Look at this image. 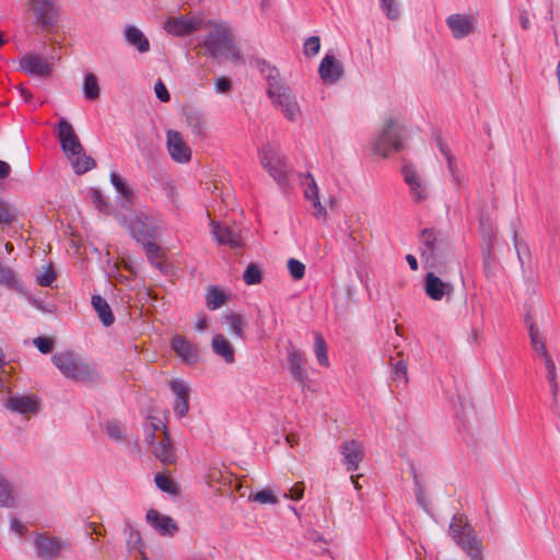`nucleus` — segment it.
<instances>
[{"instance_id":"1","label":"nucleus","mask_w":560,"mask_h":560,"mask_svg":"<svg viewBox=\"0 0 560 560\" xmlns=\"http://www.w3.org/2000/svg\"><path fill=\"white\" fill-rule=\"evenodd\" d=\"M205 27L207 30L203 40L206 55L217 61H238L241 59L231 28L225 22H208Z\"/></svg>"},{"instance_id":"2","label":"nucleus","mask_w":560,"mask_h":560,"mask_svg":"<svg viewBox=\"0 0 560 560\" xmlns=\"http://www.w3.org/2000/svg\"><path fill=\"white\" fill-rule=\"evenodd\" d=\"M51 360L60 373L74 382L96 384L100 373L96 368L72 351L57 352Z\"/></svg>"},{"instance_id":"3","label":"nucleus","mask_w":560,"mask_h":560,"mask_svg":"<svg viewBox=\"0 0 560 560\" xmlns=\"http://www.w3.org/2000/svg\"><path fill=\"white\" fill-rule=\"evenodd\" d=\"M421 257L438 272H442L441 258L447 261L452 257L448 243L441 234L435 233L433 230L424 229L420 234Z\"/></svg>"},{"instance_id":"4","label":"nucleus","mask_w":560,"mask_h":560,"mask_svg":"<svg viewBox=\"0 0 560 560\" xmlns=\"http://www.w3.org/2000/svg\"><path fill=\"white\" fill-rule=\"evenodd\" d=\"M448 535L457 545L472 559L482 557V544L474 535L471 526L467 523L464 515H455L448 526Z\"/></svg>"},{"instance_id":"5","label":"nucleus","mask_w":560,"mask_h":560,"mask_svg":"<svg viewBox=\"0 0 560 560\" xmlns=\"http://www.w3.org/2000/svg\"><path fill=\"white\" fill-rule=\"evenodd\" d=\"M260 163L279 186H288L290 176L289 166L285 156L277 147L270 143L264 145L260 151Z\"/></svg>"},{"instance_id":"6","label":"nucleus","mask_w":560,"mask_h":560,"mask_svg":"<svg viewBox=\"0 0 560 560\" xmlns=\"http://www.w3.org/2000/svg\"><path fill=\"white\" fill-rule=\"evenodd\" d=\"M121 222L137 242L154 240L158 235V221L147 212H138L130 218L122 217Z\"/></svg>"},{"instance_id":"7","label":"nucleus","mask_w":560,"mask_h":560,"mask_svg":"<svg viewBox=\"0 0 560 560\" xmlns=\"http://www.w3.org/2000/svg\"><path fill=\"white\" fill-rule=\"evenodd\" d=\"M33 546L38 557L44 559H54L63 555L66 550L71 549V544L67 540L50 535L49 533H33Z\"/></svg>"},{"instance_id":"8","label":"nucleus","mask_w":560,"mask_h":560,"mask_svg":"<svg viewBox=\"0 0 560 560\" xmlns=\"http://www.w3.org/2000/svg\"><path fill=\"white\" fill-rule=\"evenodd\" d=\"M402 148L401 127L390 119L385 124L380 137L374 143V152L386 158L392 151H400Z\"/></svg>"},{"instance_id":"9","label":"nucleus","mask_w":560,"mask_h":560,"mask_svg":"<svg viewBox=\"0 0 560 560\" xmlns=\"http://www.w3.org/2000/svg\"><path fill=\"white\" fill-rule=\"evenodd\" d=\"M401 174L405 183L409 187L410 196L416 203H421L429 199V184L413 164L405 163L401 167Z\"/></svg>"},{"instance_id":"10","label":"nucleus","mask_w":560,"mask_h":560,"mask_svg":"<svg viewBox=\"0 0 560 560\" xmlns=\"http://www.w3.org/2000/svg\"><path fill=\"white\" fill-rule=\"evenodd\" d=\"M273 105L283 113L284 117L290 120L294 121L299 118L301 115V107L298 102L296 96L291 91L290 86L287 85L279 91L275 92V94L268 95Z\"/></svg>"},{"instance_id":"11","label":"nucleus","mask_w":560,"mask_h":560,"mask_svg":"<svg viewBox=\"0 0 560 560\" xmlns=\"http://www.w3.org/2000/svg\"><path fill=\"white\" fill-rule=\"evenodd\" d=\"M203 19L200 16H172L164 23V30L174 36H186L201 28Z\"/></svg>"},{"instance_id":"12","label":"nucleus","mask_w":560,"mask_h":560,"mask_svg":"<svg viewBox=\"0 0 560 560\" xmlns=\"http://www.w3.org/2000/svg\"><path fill=\"white\" fill-rule=\"evenodd\" d=\"M58 138L61 149L68 159H72L75 154H81L83 147L74 132L72 125L66 119H61L58 124Z\"/></svg>"},{"instance_id":"13","label":"nucleus","mask_w":560,"mask_h":560,"mask_svg":"<svg viewBox=\"0 0 560 560\" xmlns=\"http://www.w3.org/2000/svg\"><path fill=\"white\" fill-rule=\"evenodd\" d=\"M445 23L454 39H463L475 32L477 20L471 14L453 13L448 15Z\"/></svg>"},{"instance_id":"14","label":"nucleus","mask_w":560,"mask_h":560,"mask_svg":"<svg viewBox=\"0 0 560 560\" xmlns=\"http://www.w3.org/2000/svg\"><path fill=\"white\" fill-rule=\"evenodd\" d=\"M28 3L42 28L47 30L56 25L59 12L52 0H30Z\"/></svg>"},{"instance_id":"15","label":"nucleus","mask_w":560,"mask_h":560,"mask_svg":"<svg viewBox=\"0 0 560 560\" xmlns=\"http://www.w3.org/2000/svg\"><path fill=\"white\" fill-rule=\"evenodd\" d=\"M424 291L431 300L441 301L453 295L454 285L450 281L442 280L435 272L430 271L424 277Z\"/></svg>"},{"instance_id":"16","label":"nucleus","mask_w":560,"mask_h":560,"mask_svg":"<svg viewBox=\"0 0 560 560\" xmlns=\"http://www.w3.org/2000/svg\"><path fill=\"white\" fill-rule=\"evenodd\" d=\"M301 186L303 187L304 197L310 200L314 208V217L317 219H326L327 211L319 200V188L314 176L311 173L300 176Z\"/></svg>"},{"instance_id":"17","label":"nucleus","mask_w":560,"mask_h":560,"mask_svg":"<svg viewBox=\"0 0 560 560\" xmlns=\"http://www.w3.org/2000/svg\"><path fill=\"white\" fill-rule=\"evenodd\" d=\"M145 521L161 536L172 537L178 532L176 521L168 515L160 513L158 510H148Z\"/></svg>"},{"instance_id":"18","label":"nucleus","mask_w":560,"mask_h":560,"mask_svg":"<svg viewBox=\"0 0 560 560\" xmlns=\"http://www.w3.org/2000/svg\"><path fill=\"white\" fill-rule=\"evenodd\" d=\"M340 453L348 471L357 470L364 458L363 445L357 440L343 441L340 445Z\"/></svg>"},{"instance_id":"19","label":"nucleus","mask_w":560,"mask_h":560,"mask_svg":"<svg viewBox=\"0 0 560 560\" xmlns=\"http://www.w3.org/2000/svg\"><path fill=\"white\" fill-rule=\"evenodd\" d=\"M20 68L27 74L48 77L51 73L52 63L37 54H26L20 59Z\"/></svg>"},{"instance_id":"20","label":"nucleus","mask_w":560,"mask_h":560,"mask_svg":"<svg viewBox=\"0 0 560 560\" xmlns=\"http://www.w3.org/2000/svg\"><path fill=\"white\" fill-rule=\"evenodd\" d=\"M166 147L171 158L177 163H187L191 158V150L178 131H167Z\"/></svg>"},{"instance_id":"21","label":"nucleus","mask_w":560,"mask_h":560,"mask_svg":"<svg viewBox=\"0 0 560 560\" xmlns=\"http://www.w3.org/2000/svg\"><path fill=\"white\" fill-rule=\"evenodd\" d=\"M343 66L334 55H326L318 67L320 79L326 84H335L343 77Z\"/></svg>"},{"instance_id":"22","label":"nucleus","mask_w":560,"mask_h":560,"mask_svg":"<svg viewBox=\"0 0 560 560\" xmlns=\"http://www.w3.org/2000/svg\"><path fill=\"white\" fill-rule=\"evenodd\" d=\"M183 116L185 124L190 129L191 133L199 139H205L208 131V120L206 115L197 108L186 107L183 110Z\"/></svg>"},{"instance_id":"23","label":"nucleus","mask_w":560,"mask_h":560,"mask_svg":"<svg viewBox=\"0 0 560 560\" xmlns=\"http://www.w3.org/2000/svg\"><path fill=\"white\" fill-rule=\"evenodd\" d=\"M170 387L175 395V400L173 404L174 412L177 417L183 418L189 411V387L183 380L171 381Z\"/></svg>"},{"instance_id":"24","label":"nucleus","mask_w":560,"mask_h":560,"mask_svg":"<svg viewBox=\"0 0 560 560\" xmlns=\"http://www.w3.org/2000/svg\"><path fill=\"white\" fill-rule=\"evenodd\" d=\"M211 225L212 233L220 244L229 245L232 248H236L242 245L238 233L235 229L214 221L211 222Z\"/></svg>"},{"instance_id":"25","label":"nucleus","mask_w":560,"mask_h":560,"mask_svg":"<svg viewBox=\"0 0 560 560\" xmlns=\"http://www.w3.org/2000/svg\"><path fill=\"white\" fill-rule=\"evenodd\" d=\"M5 407L13 412L25 416L37 413L39 408L37 400L32 396L10 397L5 402Z\"/></svg>"},{"instance_id":"26","label":"nucleus","mask_w":560,"mask_h":560,"mask_svg":"<svg viewBox=\"0 0 560 560\" xmlns=\"http://www.w3.org/2000/svg\"><path fill=\"white\" fill-rule=\"evenodd\" d=\"M288 363L292 376L304 385L308 378V374L302 352L295 348L290 349L288 353Z\"/></svg>"},{"instance_id":"27","label":"nucleus","mask_w":560,"mask_h":560,"mask_svg":"<svg viewBox=\"0 0 560 560\" xmlns=\"http://www.w3.org/2000/svg\"><path fill=\"white\" fill-rule=\"evenodd\" d=\"M211 349L213 353L222 359L226 364L235 362V350L230 340L222 334H215L211 340Z\"/></svg>"},{"instance_id":"28","label":"nucleus","mask_w":560,"mask_h":560,"mask_svg":"<svg viewBox=\"0 0 560 560\" xmlns=\"http://www.w3.org/2000/svg\"><path fill=\"white\" fill-rule=\"evenodd\" d=\"M124 38L130 46L135 47L140 54H144L150 50L149 39L145 37L143 32L135 25L125 26Z\"/></svg>"},{"instance_id":"29","label":"nucleus","mask_w":560,"mask_h":560,"mask_svg":"<svg viewBox=\"0 0 560 560\" xmlns=\"http://www.w3.org/2000/svg\"><path fill=\"white\" fill-rule=\"evenodd\" d=\"M154 456L163 464L171 465L176 462L175 448L172 445L170 434L164 430L163 439L152 448Z\"/></svg>"},{"instance_id":"30","label":"nucleus","mask_w":560,"mask_h":560,"mask_svg":"<svg viewBox=\"0 0 560 560\" xmlns=\"http://www.w3.org/2000/svg\"><path fill=\"white\" fill-rule=\"evenodd\" d=\"M398 359L395 357H390L389 364L392 368L390 371V380L395 384L396 387H405L408 383V363L402 358L401 353H398Z\"/></svg>"},{"instance_id":"31","label":"nucleus","mask_w":560,"mask_h":560,"mask_svg":"<svg viewBox=\"0 0 560 560\" xmlns=\"http://www.w3.org/2000/svg\"><path fill=\"white\" fill-rule=\"evenodd\" d=\"M172 349L186 362L194 363L198 359L196 347L182 336L173 337Z\"/></svg>"},{"instance_id":"32","label":"nucleus","mask_w":560,"mask_h":560,"mask_svg":"<svg viewBox=\"0 0 560 560\" xmlns=\"http://www.w3.org/2000/svg\"><path fill=\"white\" fill-rule=\"evenodd\" d=\"M260 72L268 82V95L275 94V92L288 85L280 77L278 69L266 62H262L260 67Z\"/></svg>"},{"instance_id":"33","label":"nucleus","mask_w":560,"mask_h":560,"mask_svg":"<svg viewBox=\"0 0 560 560\" xmlns=\"http://www.w3.org/2000/svg\"><path fill=\"white\" fill-rule=\"evenodd\" d=\"M91 303L104 326L108 327L114 324V314L105 299L101 295H93Z\"/></svg>"},{"instance_id":"34","label":"nucleus","mask_w":560,"mask_h":560,"mask_svg":"<svg viewBox=\"0 0 560 560\" xmlns=\"http://www.w3.org/2000/svg\"><path fill=\"white\" fill-rule=\"evenodd\" d=\"M124 533L127 536L126 545L130 553L139 552L142 555V560H147L143 551H142V538L138 529L131 526L129 523H126Z\"/></svg>"},{"instance_id":"35","label":"nucleus","mask_w":560,"mask_h":560,"mask_svg":"<svg viewBox=\"0 0 560 560\" xmlns=\"http://www.w3.org/2000/svg\"><path fill=\"white\" fill-rule=\"evenodd\" d=\"M16 506V495L7 479L0 474V508Z\"/></svg>"},{"instance_id":"36","label":"nucleus","mask_w":560,"mask_h":560,"mask_svg":"<svg viewBox=\"0 0 560 560\" xmlns=\"http://www.w3.org/2000/svg\"><path fill=\"white\" fill-rule=\"evenodd\" d=\"M224 323L229 326L231 332L240 338L244 339L245 332L244 327L246 326L245 319L241 314L230 313L224 316Z\"/></svg>"},{"instance_id":"37","label":"nucleus","mask_w":560,"mask_h":560,"mask_svg":"<svg viewBox=\"0 0 560 560\" xmlns=\"http://www.w3.org/2000/svg\"><path fill=\"white\" fill-rule=\"evenodd\" d=\"M83 93L86 100L95 101L100 97L101 89L97 77L90 72L84 75Z\"/></svg>"},{"instance_id":"38","label":"nucleus","mask_w":560,"mask_h":560,"mask_svg":"<svg viewBox=\"0 0 560 560\" xmlns=\"http://www.w3.org/2000/svg\"><path fill=\"white\" fill-rule=\"evenodd\" d=\"M69 160L71 161L74 173L79 175L84 174L96 166L94 159L86 155L84 150L81 154H75L74 158Z\"/></svg>"},{"instance_id":"39","label":"nucleus","mask_w":560,"mask_h":560,"mask_svg":"<svg viewBox=\"0 0 560 560\" xmlns=\"http://www.w3.org/2000/svg\"><path fill=\"white\" fill-rule=\"evenodd\" d=\"M226 302L225 294L215 287H210L206 295L207 307L211 311L222 307Z\"/></svg>"},{"instance_id":"40","label":"nucleus","mask_w":560,"mask_h":560,"mask_svg":"<svg viewBox=\"0 0 560 560\" xmlns=\"http://www.w3.org/2000/svg\"><path fill=\"white\" fill-rule=\"evenodd\" d=\"M526 320L528 323V330H529L532 347L534 348L535 351L540 353L544 357V359L548 358L549 354L547 352L545 342L539 335L538 328L535 326L534 323H532V322L529 323V319H526Z\"/></svg>"},{"instance_id":"41","label":"nucleus","mask_w":560,"mask_h":560,"mask_svg":"<svg viewBox=\"0 0 560 560\" xmlns=\"http://www.w3.org/2000/svg\"><path fill=\"white\" fill-rule=\"evenodd\" d=\"M380 8L390 21H396L400 16L398 0H378Z\"/></svg>"},{"instance_id":"42","label":"nucleus","mask_w":560,"mask_h":560,"mask_svg":"<svg viewBox=\"0 0 560 560\" xmlns=\"http://www.w3.org/2000/svg\"><path fill=\"white\" fill-rule=\"evenodd\" d=\"M249 500L257 502L259 504H277L279 502L278 498L275 495L271 489H262L255 493H250L248 497Z\"/></svg>"},{"instance_id":"43","label":"nucleus","mask_w":560,"mask_h":560,"mask_svg":"<svg viewBox=\"0 0 560 560\" xmlns=\"http://www.w3.org/2000/svg\"><path fill=\"white\" fill-rule=\"evenodd\" d=\"M315 355L320 365H328L327 346L320 334L315 335Z\"/></svg>"},{"instance_id":"44","label":"nucleus","mask_w":560,"mask_h":560,"mask_svg":"<svg viewBox=\"0 0 560 560\" xmlns=\"http://www.w3.org/2000/svg\"><path fill=\"white\" fill-rule=\"evenodd\" d=\"M105 432L109 439L116 442H122L125 440V429L117 421H108L105 424Z\"/></svg>"},{"instance_id":"45","label":"nucleus","mask_w":560,"mask_h":560,"mask_svg":"<svg viewBox=\"0 0 560 560\" xmlns=\"http://www.w3.org/2000/svg\"><path fill=\"white\" fill-rule=\"evenodd\" d=\"M154 481L156 487L165 493L176 494L178 492L176 483L163 474H156Z\"/></svg>"},{"instance_id":"46","label":"nucleus","mask_w":560,"mask_h":560,"mask_svg":"<svg viewBox=\"0 0 560 560\" xmlns=\"http://www.w3.org/2000/svg\"><path fill=\"white\" fill-rule=\"evenodd\" d=\"M243 279L246 284L253 285L261 281V269L256 264H249L243 273Z\"/></svg>"},{"instance_id":"47","label":"nucleus","mask_w":560,"mask_h":560,"mask_svg":"<svg viewBox=\"0 0 560 560\" xmlns=\"http://www.w3.org/2000/svg\"><path fill=\"white\" fill-rule=\"evenodd\" d=\"M0 284L9 289H15L19 282L15 278L14 271L9 267L0 266Z\"/></svg>"},{"instance_id":"48","label":"nucleus","mask_w":560,"mask_h":560,"mask_svg":"<svg viewBox=\"0 0 560 560\" xmlns=\"http://www.w3.org/2000/svg\"><path fill=\"white\" fill-rule=\"evenodd\" d=\"M9 530L22 538L28 533L27 525L16 515H11L9 518Z\"/></svg>"},{"instance_id":"49","label":"nucleus","mask_w":560,"mask_h":560,"mask_svg":"<svg viewBox=\"0 0 560 560\" xmlns=\"http://www.w3.org/2000/svg\"><path fill=\"white\" fill-rule=\"evenodd\" d=\"M415 495L419 506H421L427 513H430V501L427 497L423 486L420 483L417 476H415Z\"/></svg>"},{"instance_id":"50","label":"nucleus","mask_w":560,"mask_h":560,"mask_svg":"<svg viewBox=\"0 0 560 560\" xmlns=\"http://www.w3.org/2000/svg\"><path fill=\"white\" fill-rule=\"evenodd\" d=\"M320 39L318 36L308 37L303 45V52L306 57H314L319 52Z\"/></svg>"},{"instance_id":"51","label":"nucleus","mask_w":560,"mask_h":560,"mask_svg":"<svg viewBox=\"0 0 560 560\" xmlns=\"http://www.w3.org/2000/svg\"><path fill=\"white\" fill-rule=\"evenodd\" d=\"M288 269L294 280H301L305 275V265L294 258L288 260Z\"/></svg>"},{"instance_id":"52","label":"nucleus","mask_w":560,"mask_h":560,"mask_svg":"<svg viewBox=\"0 0 560 560\" xmlns=\"http://www.w3.org/2000/svg\"><path fill=\"white\" fill-rule=\"evenodd\" d=\"M56 280V272L51 266L45 267V269L36 276V281L42 287H49Z\"/></svg>"},{"instance_id":"53","label":"nucleus","mask_w":560,"mask_h":560,"mask_svg":"<svg viewBox=\"0 0 560 560\" xmlns=\"http://www.w3.org/2000/svg\"><path fill=\"white\" fill-rule=\"evenodd\" d=\"M438 144H439L440 152L446 159L447 168H448L450 174L456 172L458 170V167H457V164L455 161V156L452 154V152L450 151V149L447 148V145L445 143H443L442 141H439Z\"/></svg>"},{"instance_id":"54","label":"nucleus","mask_w":560,"mask_h":560,"mask_svg":"<svg viewBox=\"0 0 560 560\" xmlns=\"http://www.w3.org/2000/svg\"><path fill=\"white\" fill-rule=\"evenodd\" d=\"M33 343L44 354L51 352L54 348V341L48 337H36Z\"/></svg>"},{"instance_id":"55","label":"nucleus","mask_w":560,"mask_h":560,"mask_svg":"<svg viewBox=\"0 0 560 560\" xmlns=\"http://www.w3.org/2000/svg\"><path fill=\"white\" fill-rule=\"evenodd\" d=\"M15 218L14 209L0 200V223H10Z\"/></svg>"},{"instance_id":"56","label":"nucleus","mask_w":560,"mask_h":560,"mask_svg":"<svg viewBox=\"0 0 560 560\" xmlns=\"http://www.w3.org/2000/svg\"><path fill=\"white\" fill-rule=\"evenodd\" d=\"M214 88L217 93L228 94L232 90V82L226 77H218L214 80Z\"/></svg>"},{"instance_id":"57","label":"nucleus","mask_w":560,"mask_h":560,"mask_svg":"<svg viewBox=\"0 0 560 560\" xmlns=\"http://www.w3.org/2000/svg\"><path fill=\"white\" fill-rule=\"evenodd\" d=\"M121 197V207L125 209H129L132 205L135 192L133 190L127 186L124 190L117 192Z\"/></svg>"},{"instance_id":"58","label":"nucleus","mask_w":560,"mask_h":560,"mask_svg":"<svg viewBox=\"0 0 560 560\" xmlns=\"http://www.w3.org/2000/svg\"><path fill=\"white\" fill-rule=\"evenodd\" d=\"M141 243L143 244L144 250L150 260H153L154 258L159 257L161 250L160 246L153 243L152 240H147Z\"/></svg>"},{"instance_id":"59","label":"nucleus","mask_w":560,"mask_h":560,"mask_svg":"<svg viewBox=\"0 0 560 560\" xmlns=\"http://www.w3.org/2000/svg\"><path fill=\"white\" fill-rule=\"evenodd\" d=\"M482 255H483V265L486 270L490 269V266L494 259L493 256V242H489L485 245L482 248Z\"/></svg>"},{"instance_id":"60","label":"nucleus","mask_w":560,"mask_h":560,"mask_svg":"<svg viewBox=\"0 0 560 560\" xmlns=\"http://www.w3.org/2000/svg\"><path fill=\"white\" fill-rule=\"evenodd\" d=\"M304 486L303 482H298L293 487L290 488L288 493H284V498H289L291 500H301L303 498Z\"/></svg>"},{"instance_id":"61","label":"nucleus","mask_w":560,"mask_h":560,"mask_svg":"<svg viewBox=\"0 0 560 560\" xmlns=\"http://www.w3.org/2000/svg\"><path fill=\"white\" fill-rule=\"evenodd\" d=\"M91 199L94 206L100 210L104 211L107 208L106 201L102 195V192L97 189L91 190Z\"/></svg>"},{"instance_id":"62","label":"nucleus","mask_w":560,"mask_h":560,"mask_svg":"<svg viewBox=\"0 0 560 560\" xmlns=\"http://www.w3.org/2000/svg\"><path fill=\"white\" fill-rule=\"evenodd\" d=\"M154 92H155L156 97L161 102H168L170 101V93H168L166 86L164 85V83L161 80H159L155 83Z\"/></svg>"},{"instance_id":"63","label":"nucleus","mask_w":560,"mask_h":560,"mask_svg":"<svg viewBox=\"0 0 560 560\" xmlns=\"http://www.w3.org/2000/svg\"><path fill=\"white\" fill-rule=\"evenodd\" d=\"M160 429L166 430L165 425L155 417H149L147 424H145V431H153L156 432Z\"/></svg>"},{"instance_id":"64","label":"nucleus","mask_w":560,"mask_h":560,"mask_svg":"<svg viewBox=\"0 0 560 560\" xmlns=\"http://www.w3.org/2000/svg\"><path fill=\"white\" fill-rule=\"evenodd\" d=\"M110 183L117 192L124 190L128 186L125 179L116 173L110 174Z\"/></svg>"}]
</instances>
